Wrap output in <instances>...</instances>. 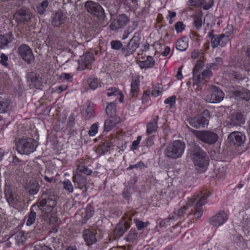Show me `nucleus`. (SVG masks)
Segmentation results:
<instances>
[{
    "label": "nucleus",
    "instance_id": "1",
    "mask_svg": "<svg viewBox=\"0 0 250 250\" xmlns=\"http://www.w3.org/2000/svg\"><path fill=\"white\" fill-rule=\"evenodd\" d=\"M58 199L54 191L50 189H46L42 191L41 196L39 198L36 203L33 205V207L37 208L41 210L42 219L51 223V217L53 220L56 219L53 215L57 212L55 206Z\"/></svg>",
    "mask_w": 250,
    "mask_h": 250
},
{
    "label": "nucleus",
    "instance_id": "2",
    "mask_svg": "<svg viewBox=\"0 0 250 250\" xmlns=\"http://www.w3.org/2000/svg\"><path fill=\"white\" fill-rule=\"evenodd\" d=\"M208 196V193L206 192H200L194 195L189 200L188 206H183L174 212L175 219H177L178 217L183 216L186 213V210L188 209V206L194 207L195 211L194 214L196 219H199L202 215L203 210L202 207L206 204Z\"/></svg>",
    "mask_w": 250,
    "mask_h": 250
},
{
    "label": "nucleus",
    "instance_id": "3",
    "mask_svg": "<svg viewBox=\"0 0 250 250\" xmlns=\"http://www.w3.org/2000/svg\"><path fill=\"white\" fill-rule=\"evenodd\" d=\"M190 157L195 169L199 172H204L209 165V159L206 151L198 146L193 147L190 152Z\"/></svg>",
    "mask_w": 250,
    "mask_h": 250
},
{
    "label": "nucleus",
    "instance_id": "4",
    "mask_svg": "<svg viewBox=\"0 0 250 250\" xmlns=\"http://www.w3.org/2000/svg\"><path fill=\"white\" fill-rule=\"evenodd\" d=\"M186 148V145L182 140H174L166 147L164 153L170 159H176L181 158Z\"/></svg>",
    "mask_w": 250,
    "mask_h": 250
},
{
    "label": "nucleus",
    "instance_id": "5",
    "mask_svg": "<svg viewBox=\"0 0 250 250\" xmlns=\"http://www.w3.org/2000/svg\"><path fill=\"white\" fill-rule=\"evenodd\" d=\"M36 141L31 138L22 137L17 143V149L21 154H29L34 152L37 147Z\"/></svg>",
    "mask_w": 250,
    "mask_h": 250
},
{
    "label": "nucleus",
    "instance_id": "6",
    "mask_svg": "<svg viewBox=\"0 0 250 250\" xmlns=\"http://www.w3.org/2000/svg\"><path fill=\"white\" fill-rule=\"evenodd\" d=\"M205 100L210 103H219L224 98L223 92L215 85H211L204 93Z\"/></svg>",
    "mask_w": 250,
    "mask_h": 250
},
{
    "label": "nucleus",
    "instance_id": "7",
    "mask_svg": "<svg viewBox=\"0 0 250 250\" xmlns=\"http://www.w3.org/2000/svg\"><path fill=\"white\" fill-rule=\"evenodd\" d=\"M210 113L208 110H204L202 113L196 117L188 118L189 125L196 128H203L208 124Z\"/></svg>",
    "mask_w": 250,
    "mask_h": 250
},
{
    "label": "nucleus",
    "instance_id": "8",
    "mask_svg": "<svg viewBox=\"0 0 250 250\" xmlns=\"http://www.w3.org/2000/svg\"><path fill=\"white\" fill-rule=\"evenodd\" d=\"M192 132L200 141L209 145L215 144L218 139V135L214 132L196 130H193Z\"/></svg>",
    "mask_w": 250,
    "mask_h": 250
},
{
    "label": "nucleus",
    "instance_id": "9",
    "mask_svg": "<svg viewBox=\"0 0 250 250\" xmlns=\"http://www.w3.org/2000/svg\"><path fill=\"white\" fill-rule=\"evenodd\" d=\"M133 215L132 213H128L126 214V218L125 220L120 221L116 225L114 233L117 237H120L126 231V230L130 227V221H132V217Z\"/></svg>",
    "mask_w": 250,
    "mask_h": 250
},
{
    "label": "nucleus",
    "instance_id": "10",
    "mask_svg": "<svg viewBox=\"0 0 250 250\" xmlns=\"http://www.w3.org/2000/svg\"><path fill=\"white\" fill-rule=\"evenodd\" d=\"M140 37L134 35L128 42L127 44L124 45L121 53L125 57H128L132 54L139 47Z\"/></svg>",
    "mask_w": 250,
    "mask_h": 250
},
{
    "label": "nucleus",
    "instance_id": "11",
    "mask_svg": "<svg viewBox=\"0 0 250 250\" xmlns=\"http://www.w3.org/2000/svg\"><path fill=\"white\" fill-rule=\"evenodd\" d=\"M208 37L210 39L211 45L213 48H216L218 45L223 47L229 41V35L224 34H214L213 30L209 32Z\"/></svg>",
    "mask_w": 250,
    "mask_h": 250
},
{
    "label": "nucleus",
    "instance_id": "12",
    "mask_svg": "<svg viewBox=\"0 0 250 250\" xmlns=\"http://www.w3.org/2000/svg\"><path fill=\"white\" fill-rule=\"evenodd\" d=\"M4 194L9 204L14 208L19 206V205L22 202L21 196L16 194L10 186L5 187Z\"/></svg>",
    "mask_w": 250,
    "mask_h": 250
},
{
    "label": "nucleus",
    "instance_id": "13",
    "mask_svg": "<svg viewBox=\"0 0 250 250\" xmlns=\"http://www.w3.org/2000/svg\"><path fill=\"white\" fill-rule=\"evenodd\" d=\"M85 8L88 12L99 19L103 18L104 17V9L98 3L88 0L85 3Z\"/></svg>",
    "mask_w": 250,
    "mask_h": 250
},
{
    "label": "nucleus",
    "instance_id": "14",
    "mask_svg": "<svg viewBox=\"0 0 250 250\" xmlns=\"http://www.w3.org/2000/svg\"><path fill=\"white\" fill-rule=\"evenodd\" d=\"M14 19L18 24L26 23L31 18V13L28 9L21 8L16 11L13 15Z\"/></svg>",
    "mask_w": 250,
    "mask_h": 250
},
{
    "label": "nucleus",
    "instance_id": "15",
    "mask_svg": "<svg viewBox=\"0 0 250 250\" xmlns=\"http://www.w3.org/2000/svg\"><path fill=\"white\" fill-rule=\"evenodd\" d=\"M129 21V18L125 14H120L113 19L109 27L113 31L118 30L125 26Z\"/></svg>",
    "mask_w": 250,
    "mask_h": 250
},
{
    "label": "nucleus",
    "instance_id": "16",
    "mask_svg": "<svg viewBox=\"0 0 250 250\" xmlns=\"http://www.w3.org/2000/svg\"><path fill=\"white\" fill-rule=\"evenodd\" d=\"M94 55L92 52H87L81 57L78 61V69L83 70L89 68L92 63L94 61Z\"/></svg>",
    "mask_w": 250,
    "mask_h": 250
},
{
    "label": "nucleus",
    "instance_id": "17",
    "mask_svg": "<svg viewBox=\"0 0 250 250\" xmlns=\"http://www.w3.org/2000/svg\"><path fill=\"white\" fill-rule=\"evenodd\" d=\"M20 56L28 63H30L34 59V56L31 48L25 44H22L18 47Z\"/></svg>",
    "mask_w": 250,
    "mask_h": 250
},
{
    "label": "nucleus",
    "instance_id": "18",
    "mask_svg": "<svg viewBox=\"0 0 250 250\" xmlns=\"http://www.w3.org/2000/svg\"><path fill=\"white\" fill-rule=\"evenodd\" d=\"M228 139L234 146H241L246 141V136L241 132L234 131L229 135Z\"/></svg>",
    "mask_w": 250,
    "mask_h": 250
},
{
    "label": "nucleus",
    "instance_id": "19",
    "mask_svg": "<svg viewBox=\"0 0 250 250\" xmlns=\"http://www.w3.org/2000/svg\"><path fill=\"white\" fill-rule=\"evenodd\" d=\"M227 219V215L225 211L220 210L210 218L209 223L214 227H218L223 225Z\"/></svg>",
    "mask_w": 250,
    "mask_h": 250
},
{
    "label": "nucleus",
    "instance_id": "20",
    "mask_svg": "<svg viewBox=\"0 0 250 250\" xmlns=\"http://www.w3.org/2000/svg\"><path fill=\"white\" fill-rule=\"evenodd\" d=\"M72 179L73 182L77 185L78 188L81 189H84V192L87 191V180L85 177L80 173H75L73 174Z\"/></svg>",
    "mask_w": 250,
    "mask_h": 250
},
{
    "label": "nucleus",
    "instance_id": "21",
    "mask_svg": "<svg viewBox=\"0 0 250 250\" xmlns=\"http://www.w3.org/2000/svg\"><path fill=\"white\" fill-rule=\"evenodd\" d=\"M14 40V36L11 32L3 35H0V49L9 47L10 44Z\"/></svg>",
    "mask_w": 250,
    "mask_h": 250
},
{
    "label": "nucleus",
    "instance_id": "22",
    "mask_svg": "<svg viewBox=\"0 0 250 250\" xmlns=\"http://www.w3.org/2000/svg\"><path fill=\"white\" fill-rule=\"evenodd\" d=\"M96 232L89 229H85L83 232V237L88 246H91L97 242Z\"/></svg>",
    "mask_w": 250,
    "mask_h": 250
},
{
    "label": "nucleus",
    "instance_id": "23",
    "mask_svg": "<svg viewBox=\"0 0 250 250\" xmlns=\"http://www.w3.org/2000/svg\"><path fill=\"white\" fill-rule=\"evenodd\" d=\"M40 187L38 182L35 180H31L27 183L25 186V189L31 195H36L38 193Z\"/></svg>",
    "mask_w": 250,
    "mask_h": 250
},
{
    "label": "nucleus",
    "instance_id": "24",
    "mask_svg": "<svg viewBox=\"0 0 250 250\" xmlns=\"http://www.w3.org/2000/svg\"><path fill=\"white\" fill-rule=\"evenodd\" d=\"M159 118L158 116H154L147 123L146 132L147 134H151L157 131Z\"/></svg>",
    "mask_w": 250,
    "mask_h": 250
},
{
    "label": "nucleus",
    "instance_id": "25",
    "mask_svg": "<svg viewBox=\"0 0 250 250\" xmlns=\"http://www.w3.org/2000/svg\"><path fill=\"white\" fill-rule=\"evenodd\" d=\"M245 123L243 115L240 112H234L232 114L230 118V125L231 126L241 125Z\"/></svg>",
    "mask_w": 250,
    "mask_h": 250
},
{
    "label": "nucleus",
    "instance_id": "26",
    "mask_svg": "<svg viewBox=\"0 0 250 250\" xmlns=\"http://www.w3.org/2000/svg\"><path fill=\"white\" fill-rule=\"evenodd\" d=\"M140 78L139 77L133 78L131 83L130 95L132 97H136L139 92Z\"/></svg>",
    "mask_w": 250,
    "mask_h": 250
},
{
    "label": "nucleus",
    "instance_id": "27",
    "mask_svg": "<svg viewBox=\"0 0 250 250\" xmlns=\"http://www.w3.org/2000/svg\"><path fill=\"white\" fill-rule=\"evenodd\" d=\"M208 68V69L204 71L201 74L199 73L198 74L195 75L193 78V81L196 83L203 82L204 81H205L206 79H209L212 75V72L211 70Z\"/></svg>",
    "mask_w": 250,
    "mask_h": 250
},
{
    "label": "nucleus",
    "instance_id": "28",
    "mask_svg": "<svg viewBox=\"0 0 250 250\" xmlns=\"http://www.w3.org/2000/svg\"><path fill=\"white\" fill-rule=\"evenodd\" d=\"M155 64L154 59L150 56L146 57V59L145 61H140L138 62V64L142 69H149L152 68Z\"/></svg>",
    "mask_w": 250,
    "mask_h": 250
},
{
    "label": "nucleus",
    "instance_id": "29",
    "mask_svg": "<svg viewBox=\"0 0 250 250\" xmlns=\"http://www.w3.org/2000/svg\"><path fill=\"white\" fill-rule=\"evenodd\" d=\"M65 17L61 11L55 13L53 18L52 24L54 26L59 27L63 23Z\"/></svg>",
    "mask_w": 250,
    "mask_h": 250
},
{
    "label": "nucleus",
    "instance_id": "30",
    "mask_svg": "<svg viewBox=\"0 0 250 250\" xmlns=\"http://www.w3.org/2000/svg\"><path fill=\"white\" fill-rule=\"evenodd\" d=\"M10 101L6 98L0 96V113H5L10 109Z\"/></svg>",
    "mask_w": 250,
    "mask_h": 250
},
{
    "label": "nucleus",
    "instance_id": "31",
    "mask_svg": "<svg viewBox=\"0 0 250 250\" xmlns=\"http://www.w3.org/2000/svg\"><path fill=\"white\" fill-rule=\"evenodd\" d=\"M36 208V207H33V205H32L30 212L28 213L27 220L26 222V225L28 226H31L35 222L37 216L36 212L35 210Z\"/></svg>",
    "mask_w": 250,
    "mask_h": 250
},
{
    "label": "nucleus",
    "instance_id": "32",
    "mask_svg": "<svg viewBox=\"0 0 250 250\" xmlns=\"http://www.w3.org/2000/svg\"><path fill=\"white\" fill-rule=\"evenodd\" d=\"M202 14L201 12L196 13L193 16V24L195 28L199 30L202 26Z\"/></svg>",
    "mask_w": 250,
    "mask_h": 250
},
{
    "label": "nucleus",
    "instance_id": "33",
    "mask_svg": "<svg viewBox=\"0 0 250 250\" xmlns=\"http://www.w3.org/2000/svg\"><path fill=\"white\" fill-rule=\"evenodd\" d=\"M188 47V42L187 38L178 40L176 43V48L180 51H185Z\"/></svg>",
    "mask_w": 250,
    "mask_h": 250
},
{
    "label": "nucleus",
    "instance_id": "34",
    "mask_svg": "<svg viewBox=\"0 0 250 250\" xmlns=\"http://www.w3.org/2000/svg\"><path fill=\"white\" fill-rule=\"evenodd\" d=\"M92 171L91 169L85 166L83 163L80 164L77 169L76 173H83L87 175H89L91 174Z\"/></svg>",
    "mask_w": 250,
    "mask_h": 250
},
{
    "label": "nucleus",
    "instance_id": "35",
    "mask_svg": "<svg viewBox=\"0 0 250 250\" xmlns=\"http://www.w3.org/2000/svg\"><path fill=\"white\" fill-rule=\"evenodd\" d=\"M222 64V60L220 57H217L215 59L213 62L207 64L208 68L211 69H217Z\"/></svg>",
    "mask_w": 250,
    "mask_h": 250
},
{
    "label": "nucleus",
    "instance_id": "36",
    "mask_svg": "<svg viewBox=\"0 0 250 250\" xmlns=\"http://www.w3.org/2000/svg\"><path fill=\"white\" fill-rule=\"evenodd\" d=\"M63 188L68 193L74 191V187L71 182L68 179H65L62 182Z\"/></svg>",
    "mask_w": 250,
    "mask_h": 250
},
{
    "label": "nucleus",
    "instance_id": "37",
    "mask_svg": "<svg viewBox=\"0 0 250 250\" xmlns=\"http://www.w3.org/2000/svg\"><path fill=\"white\" fill-rule=\"evenodd\" d=\"M116 122L110 117L106 120L104 122V130L107 131H110L116 125Z\"/></svg>",
    "mask_w": 250,
    "mask_h": 250
},
{
    "label": "nucleus",
    "instance_id": "38",
    "mask_svg": "<svg viewBox=\"0 0 250 250\" xmlns=\"http://www.w3.org/2000/svg\"><path fill=\"white\" fill-rule=\"evenodd\" d=\"M138 237V233L135 229H131L128 234L126 240L128 242L133 243L137 240Z\"/></svg>",
    "mask_w": 250,
    "mask_h": 250
},
{
    "label": "nucleus",
    "instance_id": "39",
    "mask_svg": "<svg viewBox=\"0 0 250 250\" xmlns=\"http://www.w3.org/2000/svg\"><path fill=\"white\" fill-rule=\"evenodd\" d=\"M116 111V104L114 102H111L107 105L106 108V113L110 117L114 115Z\"/></svg>",
    "mask_w": 250,
    "mask_h": 250
},
{
    "label": "nucleus",
    "instance_id": "40",
    "mask_svg": "<svg viewBox=\"0 0 250 250\" xmlns=\"http://www.w3.org/2000/svg\"><path fill=\"white\" fill-rule=\"evenodd\" d=\"M238 96L246 101L250 100V91L246 89H242L238 92Z\"/></svg>",
    "mask_w": 250,
    "mask_h": 250
},
{
    "label": "nucleus",
    "instance_id": "41",
    "mask_svg": "<svg viewBox=\"0 0 250 250\" xmlns=\"http://www.w3.org/2000/svg\"><path fill=\"white\" fill-rule=\"evenodd\" d=\"M48 5V1L44 0L37 6V11L40 14H43Z\"/></svg>",
    "mask_w": 250,
    "mask_h": 250
},
{
    "label": "nucleus",
    "instance_id": "42",
    "mask_svg": "<svg viewBox=\"0 0 250 250\" xmlns=\"http://www.w3.org/2000/svg\"><path fill=\"white\" fill-rule=\"evenodd\" d=\"M110 45L112 49L115 50H119L121 49V51L124 46L121 42L119 40L112 41L110 42Z\"/></svg>",
    "mask_w": 250,
    "mask_h": 250
},
{
    "label": "nucleus",
    "instance_id": "43",
    "mask_svg": "<svg viewBox=\"0 0 250 250\" xmlns=\"http://www.w3.org/2000/svg\"><path fill=\"white\" fill-rule=\"evenodd\" d=\"M89 87L93 90L96 89L98 85V79L95 78H90L87 80Z\"/></svg>",
    "mask_w": 250,
    "mask_h": 250
},
{
    "label": "nucleus",
    "instance_id": "44",
    "mask_svg": "<svg viewBox=\"0 0 250 250\" xmlns=\"http://www.w3.org/2000/svg\"><path fill=\"white\" fill-rule=\"evenodd\" d=\"M204 66V62L202 61H198L193 70V78L199 73V71Z\"/></svg>",
    "mask_w": 250,
    "mask_h": 250
},
{
    "label": "nucleus",
    "instance_id": "45",
    "mask_svg": "<svg viewBox=\"0 0 250 250\" xmlns=\"http://www.w3.org/2000/svg\"><path fill=\"white\" fill-rule=\"evenodd\" d=\"M94 208L91 206L88 205L85 208V218L88 220L90 218L94 213Z\"/></svg>",
    "mask_w": 250,
    "mask_h": 250
},
{
    "label": "nucleus",
    "instance_id": "46",
    "mask_svg": "<svg viewBox=\"0 0 250 250\" xmlns=\"http://www.w3.org/2000/svg\"><path fill=\"white\" fill-rule=\"evenodd\" d=\"M119 94H121V91L116 87H111L108 89V92L107 93L108 97L118 95Z\"/></svg>",
    "mask_w": 250,
    "mask_h": 250
},
{
    "label": "nucleus",
    "instance_id": "47",
    "mask_svg": "<svg viewBox=\"0 0 250 250\" xmlns=\"http://www.w3.org/2000/svg\"><path fill=\"white\" fill-rule=\"evenodd\" d=\"M98 127L99 126L98 123H95L93 124L90 127V129L88 131L89 135L90 136H95L98 132Z\"/></svg>",
    "mask_w": 250,
    "mask_h": 250
},
{
    "label": "nucleus",
    "instance_id": "48",
    "mask_svg": "<svg viewBox=\"0 0 250 250\" xmlns=\"http://www.w3.org/2000/svg\"><path fill=\"white\" fill-rule=\"evenodd\" d=\"M188 2L190 6L202 7L205 3V0H189Z\"/></svg>",
    "mask_w": 250,
    "mask_h": 250
},
{
    "label": "nucleus",
    "instance_id": "49",
    "mask_svg": "<svg viewBox=\"0 0 250 250\" xmlns=\"http://www.w3.org/2000/svg\"><path fill=\"white\" fill-rule=\"evenodd\" d=\"M176 97L175 96H172L167 98L164 103L166 104L169 105L170 108L172 107L175 104Z\"/></svg>",
    "mask_w": 250,
    "mask_h": 250
},
{
    "label": "nucleus",
    "instance_id": "50",
    "mask_svg": "<svg viewBox=\"0 0 250 250\" xmlns=\"http://www.w3.org/2000/svg\"><path fill=\"white\" fill-rule=\"evenodd\" d=\"M111 144L108 142L104 143L101 148V150L102 151V153L103 154H104L106 152H107L109 149L111 147Z\"/></svg>",
    "mask_w": 250,
    "mask_h": 250
},
{
    "label": "nucleus",
    "instance_id": "51",
    "mask_svg": "<svg viewBox=\"0 0 250 250\" xmlns=\"http://www.w3.org/2000/svg\"><path fill=\"white\" fill-rule=\"evenodd\" d=\"M133 221L138 230H141L145 227L144 222L140 221L137 218H134Z\"/></svg>",
    "mask_w": 250,
    "mask_h": 250
},
{
    "label": "nucleus",
    "instance_id": "52",
    "mask_svg": "<svg viewBox=\"0 0 250 250\" xmlns=\"http://www.w3.org/2000/svg\"><path fill=\"white\" fill-rule=\"evenodd\" d=\"M176 31L177 33L182 32L185 29V25L182 22H177L175 25Z\"/></svg>",
    "mask_w": 250,
    "mask_h": 250
},
{
    "label": "nucleus",
    "instance_id": "53",
    "mask_svg": "<svg viewBox=\"0 0 250 250\" xmlns=\"http://www.w3.org/2000/svg\"><path fill=\"white\" fill-rule=\"evenodd\" d=\"M31 81L35 87H39L41 85L40 79L36 76H34L31 78Z\"/></svg>",
    "mask_w": 250,
    "mask_h": 250
},
{
    "label": "nucleus",
    "instance_id": "54",
    "mask_svg": "<svg viewBox=\"0 0 250 250\" xmlns=\"http://www.w3.org/2000/svg\"><path fill=\"white\" fill-rule=\"evenodd\" d=\"M142 137L141 136H138L137 139L132 142L131 146V149L134 150L137 149L139 144L141 140Z\"/></svg>",
    "mask_w": 250,
    "mask_h": 250
},
{
    "label": "nucleus",
    "instance_id": "55",
    "mask_svg": "<svg viewBox=\"0 0 250 250\" xmlns=\"http://www.w3.org/2000/svg\"><path fill=\"white\" fill-rule=\"evenodd\" d=\"M214 1L213 0H209L207 2L205 1V3L202 5V7L204 10H207L213 6Z\"/></svg>",
    "mask_w": 250,
    "mask_h": 250
},
{
    "label": "nucleus",
    "instance_id": "56",
    "mask_svg": "<svg viewBox=\"0 0 250 250\" xmlns=\"http://www.w3.org/2000/svg\"><path fill=\"white\" fill-rule=\"evenodd\" d=\"M122 194L124 199H125V200L129 199L130 197V194L129 188H125L123 190Z\"/></svg>",
    "mask_w": 250,
    "mask_h": 250
},
{
    "label": "nucleus",
    "instance_id": "57",
    "mask_svg": "<svg viewBox=\"0 0 250 250\" xmlns=\"http://www.w3.org/2000/svg\"><path fill=\"white\" fill-rule=\"evenodd\" d=\"M144 167V164L143 162L140 161L138 163L134 165H131L129 166V167L127 168V170L132 169L133 168H141L142 167Z\"/></svg>",
    "mask_w": 250,
    "mask_h": 250
},
{
    "label": "nucleus",
    "instance_id": "58",
    "mask_svg": "<svg viewBox=\"0 0 250 250\" xmlns=\"http://www.w3.org/2000/svg\"><path fill=\"white\" fill-rule=\"evenodd\" d=\"M61 77L69 82H71L73 81L72 75L69 73H63L62 74Z\"/></svg>",
    "mask_w": 250,
    "mask_h": 250
},
{
    "label": "nucleus",
    "instance_id": "59",
    "mask_svg": "<svg viewBox=\"0 0 250 250\" xmlns=\"http://www.w3.org/2000/svg\"><path fill=\"white\" fill-rule=\"evenodd\" d=\"M94 110L90 107L88 106L86 109V112L87 113L86 119H89L94 117L93 114Z\"/></svg>",
    "mask_w": 250,
    "mask_h": 250
},
{
    "label": "nucleus",
    "instance_id": "60",
    "mask_svg": "<svg viewBox=\"0 0 250 250\" xmlns=\"http://www.w3.org/2000/svg\"><path fill=\"white\" fill-rule=\"evenodd\" d=\"M33 250H53L51 248L46 246H42L41 245H36L35 246Z\"/></svg>",
    "mask_w": 250,
    "mask_h": 250
},
{
    "label": "nucleus",
    "instance_id": "61",
    "mask_svg": "<svg viewBox=\"0 0 250 250\" xmlns=\"http://www.w3.org/2000/svg\"><path fill=\"white\" fill-rule=\"evenodd\" d=\"M0 62L4 66H7L8 63L7 62L8 60V57L4 54L2 53L0 55Z\"/></svg>",
    "mask_w": 250,
    "mask_h": 250
},
{
    "label": "nucleus",
    "instance_id": "62",
    "mask_svg": "<svg viewBox=\"0 0 250 250\" xmlns=\"http://www.w3.org/2000/svg\"><path fill=\"white\" fill-rule=\"evenodd\" d=\"M161 93V91L159 87H157L156 86L153 87L151 94L154 97L158 96Z\"/></svg>",
    "mask_w": 250,
    "mask_h": 250
},
{
    "label": "nucleus",
    "instance_id": "63",
    "mask_svg": "<svg viewBox=\"0 0 250 250\" xmlns=\"http://www.w3.org/2000/svg\"><path fill=\"white\" fill-rule=\"evenodd\" d=\"M16 238L19 242H23L25 239L24 235L21 233L17 234Z\"/></svg>",
    "mask_w": 250,
    "mask_h": 250
},
{
    "label": "nucleus",
    "instance_id": "64",
    "mask_svg": "<svg viewBox=\"0 0 250 250\" xmlns=\"http://www.w3.org/2000/svg\"><path fill=\"white\" fill-rule=\"evenodd\" d=\"M200 52L198 50H194L191 53V57L192 59H195L199 57Z\"/></svg>",
    "mask_w": 250,
    "mask_h": 250
}]
</instances>
